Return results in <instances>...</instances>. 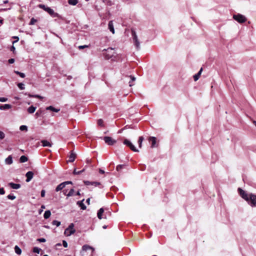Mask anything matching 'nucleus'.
Returning <instances> with one entry per match:
<instances>
[{
	"instance_id": "obj_42",
	"label": "nucleus",
	"mask_w": 256,
	"mask_h": 256,
	"mask_svg": "<svg viewBox=\"0 0 256 256\" xmlns=\"http://www.w3.org/2000/svg\"><path fill=\"white\" fill-rule=\"evenodd\" d=\"M36 22V19H34V18H32L31 20H30V24H29L30 25H33Z\"/></svg>"
},
{
	"instance_id": "obj_43",
	"label": "nucleus",
	"mask_w": 256,
	"mask_h": 256,
	"mask_svg": "<svg viewBox=\"0 0 256 256\" xmlns=\"http://www.w3.org/2000/svg\"><path fill=\"white\" fill-rule=\"evenodd\" d=\"M92 185L94 186H97L100 185V184L97 182H92Z\"/></svg>"
},
{
	"instance_id": "obj_46",
	"label": "nucleus",
	"mask_w": 256,
	"mask_h": 256,
	"mask_svg": "<svg viewBox=\"0 0 256 256\" xmlns=\"http://www.w3.org/2000/svg\"><path fill=\"white\" fill-rule=\"evenodd\" d=\"M8 99L6 98H0V102H7Z\"/></svg>"
},
{
	"instance_id": "obj_54",
	"label": "nucleus",
	"mask_w": 256,
	"mask_h": 256,
	"mask_svg": "<svg viewBox=\"0 0 256 256\" xmlns=\"http://www.w3.org/2000/svg\"><path fill=\"white\" fill-rule=\"evenodd\" d=\"M145 168H145V166H142H142H140V170H145Z\"/></svg>"
},
{
	"instance_id": "obj_32",
	"label": "nucleus",
	"mask_w": 256,
	"mask_h": 256,
	"mask_svg": "<svg viewBox=\"0 0 256 256\" xmlns=\"http://www.w3.org/2000/svg\"><path fill=\"white\" fill-rule=\"evenodd\" d=\"M74 189H71L70 192H68V193L66 194V196L68 197H70V196H72L74 195Z\"/></svg>"
},
{
	"instance_id": "obj_13",
	"label": "nucleus",
	"mask_w": 256,
	"mask_h": 256,
	"mask_svg": "<svg viewBox=\"0 0 256 256\" xmlns=\"http://www.w3.org/2000/svg\"><path fill=\"white\" fill-rule=\"evenodd\" d=\"M84 201V199L80 201L77 202V204L80 207L81 209L82 210H84L86 209V206L84 204L83 202Z\"/></svg>"
},
{
	"instance_id": "obj_37",
	"label": "nucleus",
	"mask_w": 256,
	"mask_h": 256,
	"mask_svg": "<svg viewBox=\"0 0 256 256\" xmlns=\"http://www.w3.org/2000/svg\"><path fill=\"white\" fill-rule=\"evenodd\" d=\"M124 164H119L118 165L116 168V170L117 171H120V170L123 168H124Z\"/></svg>"
},
{
	"instance_id": "obj_26",
	"label": "nucleus",
	"mask_w": 256,
	"mask_h": 256,
	"mask_svg": "<svg viewBox=\"0 0 256 256\" xmlns=\"http://www.w3.org/2000/svg\"><path fill=\"white\" fill-rule=\"evenodd\" d=\"M14 250L16 254H20L22 253L21 249L17 246H16L14 247Z\"/></svg>"
},
{
	"instance_id": "obj_6",
	"label": "nucleus",
	"mask_w": 256,
	"mask_h": 256,
	"mask_svg": "<svg viewBox=\"0 0 256 256\" xmlns=\"http://www.w3.org/2000/svg\"><path fill=\"white\" fill-rule=\"evenodd\" d=\"M74 224H70L68 227L65 230L64 234L67 236H70L75 232Z\"/></svg>"
},
{
	"instance_id": "obj_15",
	"label": "nucleus",
	"mask_w": 256,
	"mask_h": 256,
	"mask_svg": "<svg viewBox=\"0 0 256 256\" xmlns=\"http://www.w3.org/2000/svg\"><path fill=\"white\" fill-rule=\"evenodd\" d=\"M76 157V154L73 152V151L71 152L69 156V160L68 161L70 162H73Z\"/></svg>"
},
{
	"instance_id": "obj_60",
	"label": "nucleus",
	"mask_w": 256,
	"mask_h": 256,
	"mask_svg": "<svg viewBox=\"0 0 256 256\" xmlns=\"http://www.w3.org/2000/svg\"><path fill=\"white\" fill-rule=\"evenodd\" d=\"M8 2V0H4V4H7Z\"/></svg>"
},
{
	"instance_id": "obj_39",
	"label": "nucleus",
	"mask_w": 256,
	"mask_h": 256,
	"mask_svg": "<svg viewBox=\"0 0 256 256\" xmlns=\"http://www.w3.org/2000/svg\"><path fill=\"white\" fill-rule=\"evenodd\" d=\"M7 198L9 199V200H14L16 198V196H14V195L13 194H8L7 196Z\"/></svg>"
},
{
	"instance_id": "obj_5",
	"label": "nucleus",
	"mask_w": 256,
	"mask_h": 256,
	"mask_svg": "<svg viewBox=\"0 0 256 256\" xmlns=\"http://www.w3.org/2000/svg\"><path fill=\"white\" fill-rule=\"evenodd\" d=\"M233 18L239 23H244L246 20V18L244 15L240 14H234Z\"/></svg>"
},
{
	"instance_id": "obj_34",
	"label": "nucleus",
	"mask_w": 256,
	"mask_h": 256,
	"mask_svg": "<svg viewBox=\"0 0 256 256\" xmlns=\"http://www.w3.org/2000/svg\"><path fill=\"white\" fill-rule=\"evenodd\" d=\"M104 3L108 6H112V3L110 0H102Z\"/></svg>"
},
{
	"instance_id": "obj_64",
	"label": "nucleus",
	"mask_w": 256,
	"mask_h": 256,
	"mask_svg": "<svg viewBox=\"0 0 256 256\" xmlns=\"http://www.w3.org/2000/svg\"><path fill=\"white\" fill-rule=\"evenodd\" d=\"M253 123L256 126V121H254Z\"/></svg>"
},
{
	"instance_id": "obj_7",
	"label": "nucleus",
	"mask_w": 256,
	"mask_h": 256,
	"mask_svg": "<svg viewBox=\"0 0 256 256\" xmlns=\"http://www.w3.org/2000/svg\"><path fill=\"white\" fill-rule=\"evenodd\" d=\"M124 144L128 146L131 150L134 152H138V150L128 140L125 139Z\"/></svg>"
},
{
	"instance_id": "obj_24",
	"label": "nucleus",
	"mask_w": 256,
	"mask_h": 256,
	"mask_svg": "<svg viewBox=\"0 0 256 256\" xmlns=\"http://www.w3.org/2000/svg\"><path fill=\"white\" fill-rule=\"evenodd\" d=\"M51 212L50 210H46L44 214V217L45 219H48L50 217Z\"/></svg>"
},
{
	"instance_id": "obj_27",
	"label": "nucleus",
	"mask_w": 256,
	"mask_h": 256,
	"mask_svg": "<svg viewBox=\"0 0 256 256\" xmlns=\"http://www.w3.org/2000/svg\"><path fill=\"white\" fill-rule=\"evenodd\" d=\"M68 4L72 6H76L78 3V0H68Z\"/></svg>"
},
{
	"instance_id": "obj_52",
	"label": "nucleus",
	"mask_w": 256,
	"mask_h": 256,
	"mask_svg": "<svg viewBox=\"0 0 256 256\" xmlns=\"http://www.w3.org/2000/svg\"><path fill=\"white\" fill-rule=\"evenodd\" d=\"M40 195H41L42 197H44V196H45V190H42L41 191Z\"/></svg>"
},
{
	"instance_id": "obj_48",
	"label": "nucleus",
	"mask_w": 256,
	"mask_h": 256,
	"mask_svg": "<svg viewBox=\"0 0 256 256\" xmlns=\"http://www.w3.org/2000/svg\"><path fill=\"white\" fill-rule=\"evenodd\" d=\"M84 183L86 185L89 186V185H92V182L86 180V181H84Z\"/></svg>"
},
{
	"instance_id": "obj_41",
	"label": "nucleus",
	"mask_w": 256,
	"mask_h": 256,
	"mask_svg": "<svg viewBox=\"0 0 256 256\" xmlns=\"http://www.w3.org/2000/svg\"><path fill=\"white\" fill-rule=\"evenodd\" d=\"M18 86L20 90L24 89V86L22 83H18Z\"/></svg>"
},
{
	"instance_id": "obj_9",
	"label": "nucleus",
	"mask_w": 256,
	"mask_h": 256,
	"mask_svg": "<svg viewBox=\"0 0 256 256\" xmlns=\"http://www.w3.org/2000/svg\"><path fill=\"white\" fill-rule=\"evenodd\" d=\"M26 182H30L32 178L34 176V172H32L29 171L26 173Z\"/></svg>"
},
{
	"instance_id": "obj_16",
	"label": "nucleus",
	"mask_w": 256,
	"mask_h": 256,
	"mask_svg": "<svg viewBox=\"0 0 256 256\" xmlns=\"http://www.w3.org/2000/svg\"><path fill=\"white\" fill-rule=\"evenodd\" d=\"M108 26L110 30L114 34V29L112 21H110L108 24Z\"/></svg>"
},
{
	"instance_id": "obj_28",
	"label": "nucleus",
	"mask_w": 256,
	"mask_h": 256,
	"mask_svg": "<svg viewBox=\"0 0 256 256\" xmlns=\"http://www.w3.org/2000/svg\"><path fill=\"white\" fill-rule=\"evenodd\" d=\"M25 94L28 95L30 98H42V97L41 96H40V95H38V94L32 95L30 94H27V93H25Z\"/></svg>"
},
{
	"instance_id": "obj_22",
	"label": "nucleus",
	"mask_w": 256,
	"mask_h": 256,
	"mask_svg": "<svg viewBox=\"0 0 256 256\" xmlns=\"http://www.w3.org/2000/svg\"><path fill=\"white\" fill-rule=\"evenodd\" d=\"M12 108V106L10 104H4V105H2L0 106V110H8V109H10Z\"/></svg>"
},
{
	"instance_id": "obj_2",
	"label": "nucleus",
	"mask_w": 256,
	"mask_h": 256,
	"mask_svg": "<svg viewBox=\"0 0 256 256\" xmlns=\"http://www.w3.org/2000/svg\"><path fill=\"white\" fill-rule=\"evenodd\" d=\"M39 7L48 12L52 17H58V14L55 12L51 8L46 6L44 4H40Z\"/></svg>"
},
{
	"instance_id": "obj_57",
	"label": "nucleus",
	"mask_w": 256,
	"mask_h": 256,
	"mask_svg": "<svg viewBox=\"0 0 256 256\" xmlns=\"http://www.w3.org/2000/svg\"><path fill=\"white\" fill-rule=\"evenodd\" d=\"M90 162H91V160H90V159H87V160H86V163H87L88 164H90Z\"/></svg>"
},
{
	"instance_id": "obj_30",
	"label": "nucleus",
	"mask_w": 256,
	"mask_h": 256,
	"mask_svg": "<svg viewBox=\"0 0 256 256\" xmlns=\"http://www.w3.org/2000/svg\"><path fill=\"white\" fill-rule=\"evenodd\" d=\"M130 80L129 82L130 86H132L134 85V84H132V82L136 80V78L132 76H130Z\"/></svg>"
},
{
	"instance_id": "obj_51",
	"label": "nucleus",
	"mask_w": 256,
	"mask_h": 256,
	"mask_svg": "<svg viewBox=\"0 0 256 256\" xmlns=\"http://www.w3.org/2000/svg\"><path fill=\"white\" fill-rule=\"evenodd\" d=\"M14 62V58H10L8 60V63L9 64H13Z\"/></svg>"
},
{
	"instance_id": "obj_40",
	"label": "nucleus",
	"mask_w": 256,
	"mask_h": 256,
	"mask_svg": "<svg viewBox=\"0 0 256 256\" xmlns=\"http://www.w3.org/2000/svg\"><path fill=\"white\" fill-rule=\"evenodd\" d=\"M103 122H103L102 120V119H99L98 120V124L100 126H104Z\"/></svg>"
},
{
	"instance_id": "obj_33",
	"label": "nucleus",
	"mask_w": 256,
	"mask_h": 256,
	"mask_svg": "<svg viewBox=\"0 0 256 256\" xmlns=\"http://www.w3.org/2000/svg\"><path fill=\"white\" fill-rule=\"evenodd\" d=\"M20 130L22 131H27L28 130V127L26 126L22 125L20 127Z\"/></svg>"
},
{
	"instance_id": "obj_38",
	"label": "nucleus",
	"mask_w": 256,
	"mask_h": 256,
	"mask_svg": "<svg viewBox=\"0 0 256 256\" xmlns=\"http://www.w3.org/2000/svg\"><path fill=\"white\" fill-rule=\"evenodd\" d=\"M52 224L53 225H56L57 226H60V222H58V220H53L52 222Z\"/></svg>"
},
{
	"instance_id": "obj_12",
	"label": "nucleus",
	"mask_w": 256,
	"mask_h": 256,
	"mask_svg": "<svg viewBox=\"0 0 256 256\" xmlns=\"http://www.w3.org/2000/svg\"><path fill=\"white\" fill-rule=\"evenodd\" d=\"M149 141L152 142V145H151V147L152 148H154V147L156 146V138L155 137H154V136L150 137L149 138Z\"/></svg>"
},
{
	"instance_id": "obj_29",
	"label": "nucleus",
	"mask_w": 256,
	"mask_h": 256,
	"mask_svg": "<svg viewBox=\"0 0 256 256\" xmlns=\"http://www.w3.org/2000/svg\"><path fill=\"white\" fill-rule=\"evenodd\" d=\"M86 167V166H85V168L82 169V170H80V171H76V170H74V174H80L81 173H82V172H84L85 170Z\"/></svg>"
},
{
	"instance_id": "obj_61",
	"label": "nucleus",
	"mask_w": 256,
	"mask_h": 256,
	"mask_svg": "<svg viewBox=\"0 0 256 256\" xmlns=\"http://www.w3.org/2000/svg\"><path fill=\"white\" fill-rule=\"evenodd\" d=\"M63 192H64V194L65 195H66V194H66V190H64L63 191Z\"/></svg>"
},
{
	"instance_id": "obj_17",
	"label": "nucleus",
	"mask_w": 256,
	"mask_h": 256,
	"mask_svg": "<svg viewBox=\"0 0 256 256\" xmlns=\"http://www.w3.org/2000/svg\"><path fill=\"white\" fill-rule=\"evenodd\" d=\"M202 70V68H201L200 69V70H199V72L196 74L194 76L193 78H194V81H197L198 80V78H200V76L201 74Z\"/></svg>"
},
{
	"instance_id": "obj_44",
	"label": "nucleus",
	"mask_w": 256,
	"mask_h": 256,
	"mask_svg": "<svg viewBox=\"0 0 256 256\" xmlns=\"http://www.w3.org/2000/svg\"><path fill=\"white\" fill-rule=\"evenodd\" d=\"M89 46L88 45H83L78 46V48L79 50H82L85 48H88Z\"/></svg>"
},
{
	"instance_id": "obj_11",
	"label": "nucleus",
	"mask_w": 256,
	"mask_h": 256,
	"mask_svg": "<svg viewBox=\"0 0 256 256\" xmlns=\"http://www.w3.org/2000/svg\"><path fill=\"white\" fill-rule=\"evenodd\" d=\"M8 186L13 189H18L20 188L21 186L18 184H14L12 182L8 183Z\"/></svg>"
},
{
	"instance_id": "obj_4",
	"label": "nucleus",
	"mask_w": 256,
	"mask_h": 256,
	"mask_svg": "<svg viewBox=\"0 0 256 256\" xmlns=\"http://www.w3.org/2000/svg\"><path fill=\"white\" fill-rule=\"evenodd\" d=\"M132 35L134 46H136L137 50H139L140 48V43L138 40V36L136 34V32L132 30Z\"/></svg>"
},
{
	"instance_id": "obj_21",
	"label": "nucleus",
	"mask_w": 256,
	"mask_h": 256,
	"mask_svg": "<svg viewBox=\"0 0 256 256\" xmlns=\"http://www.w3.org/2000/svg\"><path fill=\"white\" fill-rule=\"evenodd\" d=\"M65 185L64 184V182H62L61 184H58L56 188V192H58L60 190H62L64 187H65Z\"/></svg>"
},
{
	"instance_id": "obj_45",
	"label": "nucleus",
	"mask_w": 256,
	"mask_h": 256,
	"mask_svg": "<svg viewBox=\"0 0 256 256\" xmlns=\"http://www.w3.org/2000/svg\"><path fill=\"white\" fill-rule=\"evenodd\" d=\"M5 137V134L2 131H0V140H2Z\"/></svg>"
},
{
	"instance_id": "obj_20",
	"label": "nucleus",
	"mask_w": 256,
	"mask_h": 256,
	"mask_svg": "<svg viewBox=\"0 0 256 256\" xmlns=\"http://www.w3.org/2000/svg\"><path fill=\"white\" fill-rule=\"evenodd\" d=\"M104 210L103 208H100L98 210V214H97V216L99 219L101 220L103 218L102 216V214L104 213Z\"/></svg>"
},
{
	"instance_id": "obj_14",
	"label": "nucleus",
	"mask_w": 256,
	"mask_h": 256,
	"mask_svg": "<svg viewBox=\"0 0 256 256\" xmlns=\"http://www.w3.org/2000/svg\"><path fill=\"white\" fill-rule=\"evenodd\" d=\"M5 162L6 164H11L13 162L12 158V156H9L5 160Z\"/></svg>"
},
{
	"instance_id": "obj_47",
	"label": "nucleus",
	"mask_w": 256,
	"mask_h": 256,
	"mask_svg": "<svg viewBox=\"0 0 256 256\" xmlns=\"http://www.w3.org/2000/svg\"><path fill=\"white\" fill-rule=\"evenodd\" d=\"M38 240L39 242H45L46 241V239L44 238H38Z\"/></svg>"
},
{
	"instance_id": "obj_31",
	"label": "nucleus",
	"mask_w": 256,
	"mask_h": 256,
	"mask_svg": "<svg viewBox=\"0 0 256 256\" xmlns=\"http://www.w3.org/2000/svg\"><path fill=\"white\" fill-rule=\"evenodd\" d=\"M144 140V138L142 136L139 137L138 140V144L139 147L140 148L142 147V142Z\"/></svg>"
},
{
	"instance_id": "obj_36",
	"label": "nucleus",
	"mask_w": 256,
	"mask_h": 256,
	"mask_svg": "<svg viewBox=\"0 0 256 256\" xmlns=\"http://www.w3.org/2000/svg\"><path fill=\"white\" fill-rule=\"evenodd\" d=\"M40 250V248L38 247H34L33 248V252L37 254H39Z\"/></svg>"
},
{
	"instance_id": "obj_35",
	"label": "nucleus",
	"mask_w": 256,
	"mask_h": 256,
	"mask_svg": "<svg viewBox=\"0 0 256 256\" xmlns=\"http://www.w3.org/2000/svg\"><path fill=\"white\" fill-rule=\"evenodd\" d=\"M16 74L19 75L21 78H24L25 77V74L24 73L18 72V71H15L14 72Z\"/></svg>"
},
{
	"instance_id": "obj_10",
	"label": "nucleus",
	"mask_w": 256,
	"mask_h": 256,
	"mask_svg": "<svg viewBox=\"0 0 256 256\" xmlns=\"http://www.w3.org/2000/svg\"><path fill=\"white\" fill-rule=\"evenodd\" d=\"M88 250H92V254L94 252V249L92 247L88 245L84 244L82 246V251H86Z\"/></svg>"
},
{
	"instance_id": "obj_3",
	"label": "nucleus",
	"mask_w": 256,
	"mask_h": 256,
	"mask_svg": "<svg viewBox=\"0 0 256 256\" xmlns=\"http://www.w3.org/2000/svg\"><path fill=\"white\" fill-rule=\"evenodd\" d=\"M104 50L106 52L104 54L106 59H110L113 57H115V52L112 48H108L107 49H104Z\"/></svg>"
},
{
	"instance_id": "obj_23",
	"label": "nucleus",
	"mask_w": 256,
	"mask_h": 256,
	"mask_svg": "<svg viewBox=\"0 0 256 256\" xmlns=\"http://www.w3.org/2000/svg\"><path fill=\"white\" fill-rule=\"evenodd\" d=\"M36 110V107L33 106H30L28 108V112L30 114L34 113Z\"/></svg>"
},
{
	"instance_id": "obj_58",
	"label": "nucleus",
	"mask_w": 256,
	"mask_h": 256,
	"mask_svg": "<svg viewBox=\"0 0 256 256\" xmlns=\"http://www.w3.org/2000/svg\"><path fill=\"white\" fill-rule=\"evenodd\" d=\"M90 198H88L86 200V202L88 204H90Z\"/></svg>"
},
{
	"instance_id": "obj_56",
	"label": "nucleus",
	"mask_w": 256,
	"mask_h": 256,
	"mask_svg": "<svg viewBox=\"0 0 256 256\" xmlns=\"http://www.w3.org/2000/svg\"><path fill=\"white\" fill-rule=\"evenodd\" d=\"M10 50L11 51H12V52H14L15 50V48L14 46H12L10 48Z\"/></svg>"
},
{
	"instance_id": "obj_50",
	"label": "nucleus",
	"mask_w": 256,
	"mask_h": 256,
	"mask_svg": "<svg viewBox=\"0 0 256 256\" xmlns=\"http://www.w3.org/2000/svg\"><path fill=\"white\" fill-rule=\"evenodd\" d=\"M5 193L4 190V188H0V194H4Z\"/></svg>"
},
{
	"instance_id": "obj_53",
	"label": "nucleus",
	"mask_w": 256,
	"mask_h": 256,
	"mask_svg": "<svg viewBox=\"0 0 256 256\" xmlns=\"http://www.w3.org/2000/svg\"><path fill=\"white\" fill-rule=\"evenodd\" d=\"M63 182L64 183L65 186L68 184H72V182L71 181H66Z\"/></svg>"
},
{
	"instance_id": "obj_63",
	"label": "nucleus",
	"mask_w": 256,
	"mask_h": 256,
	"mask_svg": "<svg viewBox=\"0 0 256 256\" xmlns=\"http://www.w3.org/2000/svg\"><path fill=\"white\" fill-rule=\"evenodd\" d=\"M2 21H3V20H2V19H0V24H2Z\"/></svg>"
},
{
	"instance_id": "obj_18",
	"label": "nucleus",
	"mask_w": 256,
	"mask_h": 256,
	"mask_svg": "<svg viewBox=\"0 0 256 256\" xmlns=\"http://www.w3.org/2000/svg\"><path fill=\"white\" fill-rule=\"evenodd\" d=\"M43 146H48L51 147L52 144L46 140H42L41 141Z\"/></svg>"
},
{
	"instance_id": "obj_8",
	"label": "nucleus",
	"mask_w": 256,
	"mask_h": 256,
	"mask_svg": "<svg viewBox=\"0 0 256 256\" xmlns=\"http://www.w3.org/2000/svg\"><path fill=\"white\" fill-rule=\"evenodd\" d=\"M104 140L106 144L110 146H112L116 143V140L112 139L110 136H104Z\"/></svg>"
},
{
	"instance_id": "obj_19",
	"label": "nucleus",
	"mask_w": 256,
	"mask_h": 256,
	"mask_svg": "<svg viewBox=\"0 0 256 256\" xmlns=\"http://www.w3.org/2000/svg\"><path fill=\"white\" fill-rule=\"evenodd\" d=\"M46 110H51V111H52V112H60V108H54V106H48L46 108Z\"/></svg>"
},
{
	"instance_id": "obj_55",
	"label": "nucleus",
	"mask_w": 256,
	"mask_h": 256,
	"mask_svg": "<svg viewBox=\"0 0 256 256\" xmlns=\"http://www.w3.org/2000/svg\"><path fill=\"white\" fill-rule=\"evenodd\" d=\"M99 172L102 174H104V171L102 169H99Z\"/></svg>"
},
{
	"instance_id": "obj_49",
	"label": "nucleus",
	"mask_w": 256,
	"mask_h": 256,
	"mask_svg": "<svg viewBox=\"0 0 256 256\" xmlns=\"http://www.w3.org/2000/svg\"><path fill=\"white\" fill-rule=\"evenodd\" d=\"M62 244L64 248L68 247V243L66 240H62Z\"/></svg>"
},
{
	"instance_id": "obj_59",
	"label": "nucleus",
	"mask_w": 256,
	"mask_h": 256,
	"mask_svg": "<svg viewBox=\"0 0 256 256\" xmlns=\"http://www.w3.org/2000/svg\"><path fill=\"white\" fill-rule=\"evenodd\" d=\"M76 195H77V196H80V191H78V192H76Z\"/></svg>"
},
{
	"instance_id": "obj_25",
	"label": "nucleus",
	"mask_w": 256,
	"mask_h": 256,
	"mask_svg": "<svg viewBox=\"0 0 256 256\" xmlns=\"http://www.w3.org/2000/svg\"><path fill=\"white\" fill-rule=\"evenodd\" d=\"M28 160V158L25 156H22L20 158V162L22 163L27 162Z\"/></svg>"
},
{
	"instance_id": "obj_62",
	"label": "nucleus",
	"mask_w": 256,
	"mask_h": 256,
	"mask_svg": "<svg viewBox=\"0 0 256 256\" xmlns=\"http://www.w3.org/2000/svg\"><path fill=\"white\" fill-rule=\"evenodd\" d=\"M39 114H39V113H38V112H36V115L37 116H39Z\"/></svg>"
},
{
	"instance_id": "obj_1",
	"label": "nucleus",
	"mask_w": 256,
	"mask_h": 256,
	"mask_svg": "<svg viewBox=\"0 0 256 256\" xmlns=\"http://www.w3.org/2000/svg\"><path fill=\"white\" fill-rule=\"evenodd\" d=\"M238 192L240 196L244 199L252 207H256V194L248 192L241 188H238Z\"/></svg>"
}]
</instances>
